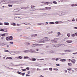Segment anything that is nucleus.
I'll list each match as a JSON object with an SVG mask.
<instances>
[{"mask_svg": "<svg viewBox=\"0 0 77 77\" xmlns=\"http://www.w3.org/2000/svg\"><path fill=\"white\" fill-rule=\"evenodd\" d=\"M51 44L53 45V43H57V41L56 40H52L50 41Z\"/></svg>", "mask_w": 77, "mask_h": 77, "instance_id": "f257e3e1", "label": "nucleus"}, {"mask_svg": "<svg viewBox=\"0 0 77 77\" xmlns=\"http://www.w3.org/2000/svg\"><path fill=\"white\" fill-rule=\"evenodd\" d=\"M57 14L59 16H62V11H59L57 13Z\"/></svg>", "mask_w": 77, "mask_h": 77, "instance_id": "f03ea898", "label": "nucleus"}, {"mask_svg": "<svg viewBox=\"0 0 77 77\" xmlns=\"http://www.w3.org/2000/svg\"><path fill=\"white\" fill-rule=\"evenodd\" d=\"M41 45L40 44H34L31 45V47H36V46H40Z\"/></svg>", "mask_w": 77, "mask_h": 77, "instance_id": "7ed1b4c3", "label": "nucleus"}, {"mask_svg": "<svg viewBox=\"0 0 77 77\" xmlns=\"http://www.w3.org/2000/svg\"><path fill=\"white\" fill-rule=\"evenodd\" d=\"M14 19L15 20H21V18L19 17H15L14 18Z\"/></svg>", "mask_w": 77, "mask_h": 77, "instance_id": "20e7f679", "label": "nucleus"}, {"mask_svg": "<svg viewBox=\"0 0 77 77\" xmlns=\"http://www.w3.org/2000/svg\"><path fill=\"white\" fill-rule=\"evenodd\" d=\"M44 40L45 42V41H50V39L48 38L47 37H45L44 38Z\"/></svg>", "mask_w": 77, "mask_h": 77, "instance_id": "39448f33", "label": "nucleus"}, {"mask_svg": "<svg viewBox=\"0 0 77 77\" xmlns=\"http://www.w3.org/2000/svg\"><path fill=\"white\" fill-rule=\"evenodd\" d=\"M29 50V52L30 53H35V51L34 50H33L32 49H30Z\"/></svg>", "mask_w": 77, "mask_h": 77, "instance_id": "423d86ee", "label": "nucleus"}, {"mask_svg": "<svg viewBox=\"0 0 77 77\" xmlns=\"http://www.w3.org/2000/svg\"><path fill=\"white\" fill-rule=\"evenodd\" d=\"M66 14V12L61 11V16H63V15H65Z\"/></svg>", "mask_w": 77, "mask_h": 77, "instance_id": "0eeeda50", "label": "nucleus"}, {"mask_svg": "<svg viewBox=\"0 0 77 77\" xmlns=\"http://www.w3.org/2000/svg\"><path fill=\"white\" fill-rule=\"evenodd\" d=\"M39 9L42 11H47V7H45L44 8H40Z\"/></svg>", "mask_w": 77, "mask_h": 77, "instance_id": "6e6552de", "label": "nucleus"}, {"mask_svg": "<svg viewBox=\"0 0 77 77\" xmlns=\"http://www.w3.org/2000/svg\"><path fill=\"white\" fill-rule=\"evenodd\" d=\"M38 35H37V34H34L33 35H31V37H32V38H34V37H35V36H37Z\"/></svg>", "mask_w": 77, "mask_h": 77, "instance_id": "1a4fd4ad", "label": "nucleus"}, {"mask_svg": "<svg viewBox=\"0 0 77 77\" xmlns=\"http://www.w3.org/2000/svg\"><path fill=\"white\" fill-rule=\"evenodd\" d=\"M15 58H16V59H23V57H21V56H19V57H15Z\"/></svg>", "mask_w": 77, "mask_h": 77, "instance_id": "9d476101", "label": "nucleus"}, {"mask_svg": "<svg viewBox=\"0 0 77 77\" xmlns=\"http://www.w3.org/2000/svg\"><path fill=\"white\" fill-rule=\"evenodd\" d=\"M64 51H65V52H66L67 53H68L69 52H71L72 51L71 50H64Z\"/></svg>", "mask_w": 77, "mask_h": 77, "instance_id": "9b49d317", "label": "nucleus"}, {"mask_svg": "<svg viewBox=\"0 0 77 77\" xmlns=\"http://www.w3.org/2000/svg\"><path fill=\"white\" fill-rule=\"evenodd\" d=\"M75 59H72L71 60V62L72 63H73L74 64H75Z\"/></svg>", "mask_w": 77, "mask_h": 77, "instance_id": "f8f14e48", "label": "nucleus"}, {"mask_svg": "<svg viewBox=\"0 0 77 77\" xmlns=\"http://www.w3.org/2000/svg\"><path fill=\"white\" fill-rule=\"evenodd\" d=\"M66 42H67L68 44H70L72 43V40H67L66 41Z\"/></svg>", "mask_w": 77, "mask_h": 77, "instance_id": "ddd939ff", "label": "nucleus"}, {"mask_svg": "<svg viewBox=\"0 0 77 77\" xmlns=\"http://www.w3.org/2000/svg\"><path fill=\"white\" fill-rule=\"evenodd\" d=\"M4 24L7 26H9V23L8 22H4Z\"/></svg>", "mask_w": 77, "mask_h": 77, "instance_id": "4468645a", "label": "nucleus"}, {"mask_svg": "<svg viewBox=\"0 0 77 77\" xmlns=\"http://www.w3.org/2000/svg\"><path fill=\"white\" fill-rule=\"evenodd\" d=\"M59 47H65V45L64 44H59Z\"/></svg>", "mask_w": 77, "mask_h": 77, "instance_id": "2eb2a0df", "label": "nucleus"}, {"mask_svg": "<svg viewBox=\"0 0 77 77\" xmlns=\"http://www.w3.org/2000/svg\"><path fill=\"white\" fill-rule=\"evenodd\" d=\"M44 42H45V41L44 40V38H43V39L41 40L40 42H41V43H43Z\"/></svg>", "mask_w": 77, "mask_h": 77, "instance_id": "dca6fc26", "label": "nucleus"}, {"mask_svg": "<svg viewBox=\"0 0 77 77\" xmlns=\"http://www.w3.org/2000/svg\"><path fill=\"white\" fill-rule=\"evenodd\" d=\"M69 73L72 74V73H73V72H74V70H69Z\"/></svg>", "mask_w": 77, "mask_h": 77, "instance_id": "f3484780", "label": "nucleus"}, {"mask_svg": "<svg viewBox=\"0 0 77 77\" xmlns=\"http://www.w3.org/2000/svg\"><path fill=\"white\" fill-rule=\"evenodd\" d=\"M18 9H16L14 10V12H18Z\"/></svg>", "mask_w": 77, "mask_h": 77, "instance_id": "a211bd4d", "label": "nucleus"}, {"mask_svg": "<svg viewBox=\"0 0 77 77\" xmlns=\"http://www.w3.org/2000/svg\"><path fill=\"white\" fill-rule=\"evenodd\" d=\"M23 52L24 53H27L29 52V50H26L23 51Z\"/></svg>", "mask_w": 77, "mask_h": 77, "instance_id": "6ab92c4d", "label": "nucleus"}, {"mask_svg": "<svg viewBox=\"0 0 77 77\" xmlns=\"http://www.w3.org/2000/svg\"><path fill=\"white\" fill-rule=\"evenodd\" d=\"M0 31L1 32H7V30H6L5 31L4 30V29H2L0 30Z\"/></svg>", "mask_w": 77, "mask_h": 77, "instance_id": "aec40b11", "label": "nucleus"}, {"mask_svg": "<svg viewBox=\"0 0 77 77\" xmlns=\"http://www.w3.org/2000/svg\"><path fill=\"white\" fill-rule=\"evenodd\" d=\"M9 39L10 40H12L13 39V37L12 36H10L9 37Z\"/></svg>", "mask_w": 77, "mask_h": 77, "instance_id": "412c9836", "label": "nucleus"}, {"mask_svg": "<svg viewBox=\"0 0 77 77\" xmlns=\"http://www.w3.org/2000/svg\"><path fill=\"white\" fill-rule=\"evenodd\" d=\"M11 25H12V26H16V23H11Z\"/></svg>", "mask_w": 77, "mask_h": 77, "instance_id": "4be33fe9", "label": "nucleus"}, {"mask_svg": "<svg viewBox=\"0 0 77 77\" xmlns=\"http://www.w3.org/2000/svg\"><path fill=\"white\" fill-rule=\"evenodd\" d=\"M60 61H61V62H65L66 61V59H60Z\"/></svg>", "mask_w": 77, "mask_h": 77, "instance_id": "5701e85b", "label": "nucleus"}, {"mask_svg": "<svg viewBox=\"0 0 77 77\" xmlns=\"http://www.w3.org/2000/svg\"><path fill=\"white\" fill-rule=\"evenodd\" d=\"M68 66H72V64L71 63H68Z\"/></svg>", "mask_w": 77, "mask_h": 77, "instance_id": "b1692460", "label": "nucleus"}, {"mask_svg": "<svg viewBox=\"0 0 77 77\" xmlns=\"http://www.w3.org/2000/svg\"><path fill=\"white\" fill-rule=\"evenodd\" d=\"M17 30L18 32H20V31H21L22 30V29H17Z\"/></svg>", "mask_w": 77, "mask_h": 77, "instance_id": "393cba45", "label": "nucleus"}, {"mask_svg": "<svg viewBox=\"0 0 77 77\" xmlns=\"http://www.w3.org/2000/svg\"><path fill=\"white\" fill-rule=\"evenodd\" d=\"M35 10H38V9H36L35 8H32V9H30V11H35Z\"/></svg>", "mask_w": 77, "mask_h": 77, "instance_id": "a878e982", "label": "nucleus"}, {"mask_svg": "<svg viewBox=\"0 0 77 77\" xmlns=\"http://www.w3.org/2000/svg\"><path fill=\"white\" fill-rule=\"evenodd\" d=\"M50 52L51 53H55V51H50Z\"/></svg>", "mask_w": 77, "mask_h": 77, "instance_id": "bb28decb", "label": "nucleus"}, {"mask_svg": "<svg viewBox=\"0 0 77 77\" xmlns=\"http://www.w3.org/2000/svg\"><path fill=\"white\" fill-rule=\"evenodd\" d=\"M54 47H59V44L56 45H54Z\"/></svg>", "mask_w": 77, "mask_h": 77, "instance_id": "cd10ccee", "label": "nucleus"}, {"mask_svg": "<svg viewBox=\"0 0 77 77\" xmlns=\"http://www.w3.org/2000/svg\"><path fill=\"white\" fill-rule=\"evenodd\" d=\"M57 33L58 35H60L61 36H62V34H61L60 32H58Z\"/></svg>", "mask_w": 77, "mask_h": 77, "instance_id": "c85d7f7f", "label": "nucleus"}, {"mask_svg": "<svg viewBox=\"0 0 77 77\" xmlns=\"http://www.w3.org/2000/svg\"><path fill=\"white\" fill-rule=\"evenodd\" d=\"M29 57H24V59H29Z\"/></svg>", "mask_w": 77, "mask_h": 77, "instance_id": "c756f323", "label": "nucleus"}, {"mask_svg": "<svg viewBox=\"0 0 77 77\" xmlns=\"http://www.w3.org/2000/svg\"><path fill=\"white\" fill-rule=\"evenodd\" d=\"M71 6L72 7H73L74 6H77V4H72V5H71Z\"/></svg>", "mask_w": 77, "mask_h": 77, "instance_id": "7c9ffc66", "label": "nucleus"}, {"mask_svg": "<svg viewBox=\"0 0 77 77\" xmlns=\"http://www.w3.org/2000/svg\"><path fill=\"white\" fill-rule=\"evenodd\" d=\"M51 10V7H47V10Z\"/></svg>", "mask_w": 77, "mask_h": 77, "instance_id": "2f4dec72", "label": "nucleus"}, {"mask_svg": "<svg viewBox=\"0 0 77 77\" xmlns=\"http://www.w3.org/2000/svg\"><path fill=\"white\" fill-rule=\"evenodd\" d=\"M12 59V58L11 57H7L6 58V59Z\"/></svg>", "mask_w": 77, "mask_h": 77, "instance_id": "473e14b6", "label": "nucleus"}, {"mask_svg": "<svg viewBox=\"0 0 77 77\" xmlns=\"http://www.w3.org/2000/svg\"><path fill=\"white\" fill-rule=\"evenodd\" d=\"M50 24H54V22H50Z\"/></svg>", "mask_w": 77, "mask_h": 77, "instance_id": "72a5a7b5", "label": "nucleus"}, {"mask_svg": "<svg viewBox=\"0 0 77 77\" xmlns=\"http://www.w3.org/2000/svg\"><path fill=\"white\" fill-rule=\"evenodd\" d=\"M53 3L54 4H57V2L56 1H53Z\"/></svg>", "mask_w": 77, "mask_h": 77, "instance_id": "f704fd0d", "label": "nucleus"}, {"mask_svg": "<svg viewBox=\"0 0 77 77\" xmlns=\"http://www.w3.org/2000/svg\"><path fill=\"white\" fill-rule=\"evenodd\" d=\"M67 36H68V37H70V33H68L67 34Z\"/></svg>", "mask_w": 77, "mask_h": 77, "instance_id": "c9c22d12", "label": "nucleus"}, {"mask_svg": "<svg viewBox=\"0 0 77 77\" xmlns=\"http://www.w3.org/2000/svg\"><path fill=\"white\" fill-rule=\"evenodd\" d=\"M4 51L5 52H9V51L7 50H4Z\"/></svg>", "mask_w": 77, "mask_h": 77, "instance_id": "e433bc0d", "label": "nucleus"}, {"mask_svg": "<svg viewBox=\"0 0 77 77\" xmlns=\"http://www.w3.org/2000/svg\"><path fill=\"white\" fill-rule=\"evenodd\" d=\"M26 45H30V43H26Z\"/></svg>", "mask_w": 77, "mask_h": 77, "instance_id": "4c0bfd02", "label": "nucleus"}, {"mask_svg": "<svg viewBox=\"0 0 77 77\" xmlns=\"http://www.w3.org/2000/svg\"><path fill=\"white\" fill-rule=\"evenodd\" d=\"M20 65H21V64H20L19 65H14V66H20Z\"/></svg>", "mask_w": 77, "mask_h": 77, "instance_id": "58836bf2", "label": "nucleus"}, {"mask_svg": "<svg viewBox=\"0 0 77 77\" xmlns=\"http://www.w3.org/2000/svg\"><path fill=\"white\" fill-rule=\"evenodd\" d=\"M17 74H20V75H21V72H19V71H18L17 72Z\"/></svg>", "mask_w": 77, "mask_h": 77, "instance_id": "ea45409f", "label": "nucleus"}, {"mask_svg": "<svg viewBox=\"0 0 77 77\" xmlns=\"http://www.w3.org/2000/svg\"><path fill=\"white\" fill-rule=\"evenodd\" d=\"M1 36H5L6 35L5 34H1Z\"/></svg>", "mask_w": 77, "mask_h": 77, "instance_id": "a19ab883", "label": "nucleus"}, {"mask_svg": "<svg viewBox=\"0 0 77 77\" xmlns=\"http://www.w3.org/2000/svg\"><path fill=\"white\" fill-rule=\"evenodd\" d=\"M60 36V35H57V37L58 38H60V37H62V36Z\"/></svg>", "mask_w": 77, "mask_h": 77, "instance_id": "79ce46f5", "label": "nucleus"}, {"mask_svg": "<svg viewBox=\"0 0 77 77\" xmlns=\"http://www.w3.org/2000/svg\"><path fill=\"white\" fill-rule=\"evenodd\" d=\"M49 2H46L44 3L45 5H47H47H48L47 4H49Z\"/></svg>", "mask_w": 77, "mask_h": 77, "instance_id": "37998d69", "label": "nucleus"}, {"mask_svg": "<svg viewBox=\"0 0 77 77\" xmlns=\"http://www.w3.org/2000/svg\"><path fill=\"white\" fill-rule=\"evenodd\" d=\"M75 36V35L74 34L72 35V36L73 37H74Z\"/></svg>", "mask_w": 77, "mask_h": 77, "instance_id": "c03bdc74", "label": "nucleus"}, {"mask_svg": "<svg viewBox=\"0 0 77 77\" xmlns=\"http://www.w3.org/2000/svg\"><path fill=\"white\" fill-rule=\"evenodd\" d=\"M36 60V58H32V61H35Z\"/></svg>", "mask_w": 77, "mask_h": 77, "instance_id": "a18cd8bd", "label": "nucleus"}, {"mask_svg": "<svg viewBox=\"0 0 77 77\" xmlns=\"http://www.w3.org/2000/svg\"><path fill=\"white\" fill-rule=\"evenodd\" d=\"M8 6H9V7H10V8L12 7V5H8Z\"/></svg>", "mask_w": 77, "mask_h": 77, "instance_id": "49530a36", "label": "nucleus"}, {"mask_svg": "<svg viewBox=\"0 0 77 77\" xmlns=\"http://www.w3.org/2000/svg\"><path fill=\"white\" fill-rule=\"evenodd\" d=\"M22 70L23 71H26V69H22Z\"/></svg>", "mask_w": 77, "mask_h": 77, "instance_id": "de8ad7c7", "label": "nucleus"}, {"mask_svg": "<svg viewBox=\"0 0 77 77\" xmlns=\"http://www.w3.org/2000/svg\"><path fill=\"white\" fill-rule=\"evenodd\" d=\"M54 70L55 71H58V69L57 68H54Z\"/></svg>", "mask_w": 77, "mask_h": 77, "instance_id": "09e8293b", "label": "nucleus"}, {"mask_svg": "<svg viewBox=\"0 0 77 77\" xmlns=\"http://www.w3.org/2000/svg\"><path fill=\"white\" fill-rule=\"evenodd\" d=\"M26 69H27V70H29V69H30V68L29 67H26Z\"/></svg>", "mask_w": 77, "mask_h": 77, "instance_id": "8fccbe9b", "label": "nucleus"}, {"mask_svg": "<svg viewBox=\"0 0 77 77\" xmlns=\"http://www.w3.org/2000/svg\"><path fill=\"white\" fill-rule=\"evenodd\" d=\"M6 40H7V41H8V39H9V38L8 37H6Z\"/></svg>", "mask_w": 77, "mask_h": 77, "instance_id": "3c124183", "label": "nucleus"}, {"mask_svg": "<svg viewBox=\"0 0 77 77\" xmlns=\"http://www.w3.org/2000/svg\"><path fill=\"white\" fill-rule=\"evenodd\" d=\"M49 33L50 34H52V33H53V31H51V32H50Z\"/></svg>", "mask_w": 77, "mask_h": 77, "instance_id": "603ef678", "label": "nucleus"}, {"mask_svg": "<svg viewBox=\"0 0 77 77\" xmlns=\"http://www.w3.org/2000/svg\"><path fill=\"white\" fill-rule=\"evenodd\" d=\"M59 60V58H55V60H56V61H57V60Z\"/></svg>", "mask_w": 77, "mask_h": 77, "instance_id": "864d4df0", "label": "nucleus"}, {"mask_svg": "<svg viewBox=\"0 0 77 77\" xmlns=\"http://www.w3.org/2000/svg\"><path fill=\"white\" fill-rule=\"evenodd\" d=\"M49 70H50V71H52L53 70V69H52V68H49Z\"/></svg>", "mask_w": 77, "mask_h": 77, "instance_id": "5fc2aeb1", "label": "nucleus"}, {"mask_svg": "<svg viewBox=\"0 0 77 77\" xmlns=\"http://www.w3.org/2000/svg\"><path fill=\"white\" fill-rule=\"evenodd\" d=\"M38 60H44V59H38Z\"/></svg>", "mask_w": 77, "mask_h": 77, "instance_id": "6e6d98bb", "label": "nucleus"}, {"mask_svg": "<svg viewBox=\"0 0 77 77\" xmlns=\"http://www.w3.org/2000/svg\"><path fill=\"white\" fill-rule=\"evenodd\" d=\"M35 6L33 5H32L31 6V7L32 8H35Z\"/></svg>", "mask_w": 77, "mask_h": 77, "instance_id": "4d7b16f0", "label": "nucleus"}, {"mask_svg": "<svg viewBox=\"0 0 77 77\" xmlns=\"http://www.w3.org/2000/svg\"><path fill=\"white\" fill-rule=\"evenodd\" d=\"M25 25H29V23H25Z\"/></svg>", "mask_w": 77, "mask_h": 77, "instance_id": "13d9d810", "label": "nucleus"}, {"mask_svg": "<svg viewBox=\"0 0 77 77\" xmlns=\"http://www.w3.org/2000/svg\"><path fill=\"white\" fill-rule=\"evenodd\" d=\"M72 21H75V19H74V18H73L72 19Z\"/></svg>", "mask_w": 77, "mask_h": 77, "instance_id": "bf43d9fd", "label": "nucleus"}, {"mask_svg": "<svg viewBox=\"0 0 77 77\" xmlns=\"http://www.w3.org/2000/svg\"><path fill=\"white\" fill-rule=\"evenodd\" d=\"M67 70H69V71H71V70H72V69L70 68V69H67Z\"/></svg>", "mask_w": 77, "mask_h": 77, "instance_id": "052dcab7", "label": "nucleus"}, {"mask_svg": "<svg viewBox=\"0 0 77 77\" xmlns=\"http://www.w3.org/2000/svg\"><path fill=\"white\" fill-rule=\"evenodd\" d=\"M77 54V52L75 53H73V54Z\"/></svg>", "mask_w": 77, "mask_h": 77, "instance_id": "680f3d73", "label": "nucleus"}, {"mask_svg": "<svg viewBox=\"0 0 77 77\" xmlns=\"http://www.w3.org/2000/svg\"><path fill=\"white\" fill-rule=\"evenodd\" d=\"M25 73H21V75H25Z\"/></svg>", "mask_w": 77, "mask_h": 77, "instance_id": "e2e57ef3", "label": "nucleus"}, {"mask_svg": "<svg viewBox=\"0 0 77 77\" xmlns=\"http://www.w3.org/2000/svg\"><path fill=\"white\" fill-rule=\"evenodd\" d=\"M55 23L56 24H58L59 23V22L58 21L55 22Z\"/></svg>", "mask_w": 77, "mask_h": 77, "instance_id": "0e129e2a", "label": "nucleus"}, {"mask_svg": "<svg viewBox=\"0 0 77 77\" xmlns=\"http://www.w3.org/2000/svg\"><path fill=\"white\" fill-rule=\"evenodd\" d=\"M43 70H48V69H43Z\"/></svg>", "mask_w": 77, "mask_h": 77, "instance_id": "69168bd1", "label": "nucleus"}, {"mask_svg": "<svg viewBox=\"0 0 77 77\" xmlns=\"http://www.w3.org/2000/svg\"><path fill=\"white\" fill-rule=\"evenodd\" d=\"M56 66H59L60 65V64H56Z\"/></svg>", "mask_w": 77, "mask_h": 77, "instance_id": "338daca9", "label": "nucleus"}, {"mask_svg": "<svg viewBox=\"0 0 77 77\" xmlns=\"http://www.w3.org/2000/svg\"><path fill=\"white\" fill-rule=\"evenodd\" d=\"M73 29H77V27H74L73 28Z\"/></svg>", "mask_w": 77, "mask_h": 77, "instance_id": "774afa93", "label": "nucleus"}]
</instances>
